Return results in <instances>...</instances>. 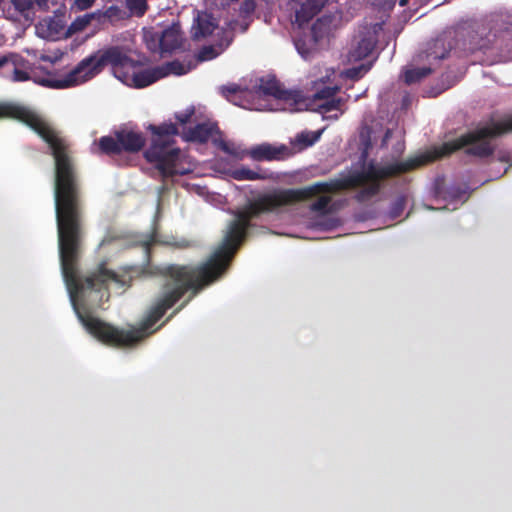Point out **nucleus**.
Wrapping results in <instances>:
<instances>
[{
	"label": "nucleus",
	"instance_id": "f257e3e1",
	"mask_svg": "<svg viewBox=\"0 0 512 512\" xmlns=\"http://www.w3.org/2000/svg\"><path fill=\"white\" fill-rule=\"evenodd\" d=\"M39 135L51 149L55 161L54 201L61 270L70 301L85 329L101 343L116 348L133 347L162 326L150 330L188 291L191 295L167 318L181 311L204 287L217 280L229 267L247 232L235 216L227 226L223 240L213 255L200 265L169 264L156 268L161 275L160 297L139 327L117 328L92 316L86 308L101 307L110 298L109 285L123 287L122 275L107 268L105 261L85 277L80 275L79 261L83 249L84 205L78 172L67 141L48 125Z\"/></svg>",
	"mask_w": 512,
	"mask_h": 512
},
{
	"label": "nucleus",
	"instance_id": "f03ea898",
	"mask_svg": "<svg viewBox=\"0 0 512 512\" xmlns=\"http://www.w3.org/2000/svg\"><path fill=\"white\" fill-rule=\"evenodd\" d=\"M446 156L442 154V145H440L434 148L432 153L409 158L405 161L390 163L385 166H377L370 163L365 170L350 173L342 178L316 182L303 188L282 189L264 194L250 202L244 209L237 211L235 216L248 233V230L252 227V220L259 217L262 213L299 203L322 193H334L353 189L369 182L367 186L360 189L355 195V199L358 202H365L379 193L381 180L412 171Z\"/></svg>",
	"mask_w": 512,
	"mask_h": 512
},
{
	"label": "nucleus",
	"instance_id": "7ed1b4c3",
	"mask_svg": "<svg viewBox=\"0 0 512 512\" xmlns=\"http://www.w3.org/2000/svg\"><path fill=\"white\" fill-rule=\"evenodd\" d=\"M106 66H110L115 77L122 82L126 83L131 79L136 88L147 87L165 77V73H161L159 66L130 74V71L138 66V62L130 58L123 48L110 46L82 59L63 79L52 77H33L32 79L44 87L63 89L91 80Z\"/></svg>",
	"mask_w": 512,
	"mask_h": 512
},
{
	"label": "nucleus",
	"instance_id": "20e7f679",
	"mask_svg": "<svg viewBox=\"0 0 512 512\" xmlns=\"http://www.w3.org/2000/svg\"><path fill=\"white\" fill-rule=\"evenodd\" d=\"M512 132V114L498 121L491 120L487 125L469 131L456 139L442 144V154L451 155L465 148L468 156L485 159L493 155L495 147L488 139Z\"/></svg>",
	"mask_w": 512,
	"mask_h": 512
},
{
	"label": "nucleus",
	"instance_id": "39448f33",
	"mask_svg": "<svg viewBox=\"0 0 512 512\" xmlns=\"http://www.w3.org/2000/svg\"><path fill=\"white\" fill-rule=\"evenodd\" d=\"M147 129L152 133V140L144 153L145 159L155 165L163 178L185 174V171L178 169L180 149L172 147L174 137L178 135L177 125L172 122L150 124Z\"/></svg>",
	"mask_w": 512,
	"mask_h": 512
},
{
	"label": "nucleus",
	"instance_id": "423d86ee",
	"mask_svg": "<svg viewBox=\"0 0 512 512\" xmlns=\"http://www.w3.org/2000/svg\"><path fill=\"white\" fill-rule=\"evenodd\" d=\"M146 144V138L142 132L121 129L114 132L113 136H102L97 145L101 154L108 156L120 155L122 152L138 153Z\"/></svg>",
	"mask_w": 512,
	"mask_h": 512
},
{
	"label": "nucleus",
	"instance_id": "0eeeda50",
	"mask_svg": "<svg viewBox=\"0 0 512 512\" xmlns=\"http://www.w3.org/2000/svg\"><path fill=\"white\" fill-rule=\"evenodd\" d=\"M255 92L263 96H272L282 103L283 110L299 111L305 104L302 94L296 90H286L275 77L260 78L259 84L254 87Z\"/></svg>",
	"mask_w": 512,
	"mask_h": 512
},
{
	"label": "nucleus",
	"instance_id": "6e6552de",
	"mask_svg": "<svg viewBox=\"0 0 512 512\" xmlns=\"http://www.w3.org/2000/svg\"><path fill=\"white\" fill-rule=\"evenodd\" d=\"M378 41L375 28H365L359 33V40L349 52V59L360 61L368 57L374 50Z\"/></svg>",
	"mask_w": 512,
	"mask_h": 512
},
{
	"label": "nucleus",
	"instance_id": "1a4fd4ad",
	"mask_svg": "<svg viewBox=\"0 0 512 512\" xmlns=\"http://www.w3.org/2000/svg\"><path fill=\"white\" fill-rule=\"evenodd\" d=\"M247 155L255 161L283 160L290 155V150L285 145L262 143L250 148Z\"/></svg>",
	"mask_w": 512,
	"mask_h": 512
},
{
	"label": "nucleus",
	"instance_id": "9d476101",
	"mask_svg": "<svg viewBox=\"0 0 512 512\" xmlns=\"http://www.w3.org/2000/svg\"><path fill=\"white\" fill-rule=\"evenodd\" d=\"M16 119L32 129V110L11 102H0V120L1 119Z\"/></svg>",
	"mask_w": 512,
	"mask_h": 512
},
{
	"label": "nucleus",
	"instance_id": "9b49d317",
	"mask_svg": "<svg viewBox=\"0 0 512 512\" xmlns=\"http://www.w3.org/2000/svg\"><path fill=\"white\" fill-rule=\"evenodd\" d=\"M328 3V0H306L301 3L300 8L295 12V21L299 26H303L313 19L322 8Z\"/></svg>",
	"mask_w": 512,
	"mask_h": 512
},
{
	"label": "nucleus",
	"instance_id": "f8f14e48",
	"mask_svg": "<svg viewBox=\"0 0 512 512\" xmlns=\"http://www.w3.org/2000/svg\"><path fill=\"white\" fill-rule=\"evenodd\" d=\"M215 132L220 133L218 126L205 122L189 128L185 132L184 137L190 142L206 143Z\"/></svg>",
	"mask_w": 512,
	"mask_h": 512
},
{
	"label": "nucleus",
	"instance_id": "ddd939ff",
	"mask_svg": "<svg viewBox=\"0 0 512 512\" xmlns=\"http://www.w3.org/2000/svg\"><path fill=\"white\" fill-rule=\"evenodd\" d=\"M182 35L178 26L173 25L165 29L159 39V45L162 51L172 52L181 47Z\"/></svg>",
	"mask_w": 512,
	"mask_h": 512
},
{
	"label": "nucleus",
	"instance_id": "4468645a",
	"mask_svg": "<svg viewBox=\"0 0 512 512\" xmlns=\"http://www.w3.org/2000/svg\"><path fill=\"white\" fill-rule=\"evenodd\" d=\"M335 20V16L332 14H325L318 18L311 27V35L313 40V45H316L320 40L324 37L328 36L331 32V28L333 22Z\"/></svg>",
	"mask_w": 512,
	"mask_h": 512
},
{
	"label": "nucleus",
	"instance_id": "2eb2a0df",
	"mask_svg": "<svg viewBox=\"0 0 512 512\" xmlns=\"http://www.w3.org/2000/svg\"><path fill=\"white\" fill-rule=\"evenodd\" d=\"M231 176L233 179L238 181L243 180H266L272 178V173L267 169L257 168V170H252L248 167H240L236 168L231 172Z\"/></svg>",
	"mask_w": 512,
	"mask_h": 512
},
{
	"label": "nucleus",
	"instance_id": "dca6fc26",
	"mask_svg": "<svg viewBox=\"0 0 512 512\" xmlns=\"http://www.w3.org/2000/svg\"><path fill=\"white\" fill-rule=\"evenodd\" d=\"M28 61L21 56V60L16 61L14 59H9V65L11 66V80L13 82H24L30 80L31 77L28 72L20 69V67H24Z\"/></svg>",
	"mask_w": 512,
	"mask_h": 512
},
{
	"label": "nucleus",
	"instance_id": "f3484780",
	"mask_svg": "<svg viewBox=\"0 0 512 512\" xmlns=\"http://www.w3.org/2000/svg\"><path fill=\"white\" fill-rule=\"evenodd\" d=\"M346 100L341 97H332L330 99H325L319 103H316L317 110L322 114H328L332 111H340L343 113L342 107L344 106Z\"/></svg>",
	"mask_w": 512,
	"mask_h": 512
},
{
	"label": "nucleus",
	"instance_id": "a211bd4d",
	"mask_svg": "<svg viewBox=\"0 0 512 512\" xmlns=\"http://www.w3.org/2000/svg\"><path fill=\"white\" fill-rule=\"evenodd\" d=\"M432 72L429 67H417L408 69L404 73V79L407 84H413L421 81Z\"/></svg>",
	"mask_w": 512,
	"mask_h": 512
},
{
	"label": "nucleus",
	"instance_id": "6ab92c4d",
	"mask_svg": "<svg viewBox=\"0 0 512 512\" xmlns=\"http://www.w3.org/2000/svg\"><path fill=\"white\" fill-rule=\"evenodd\" d=\"M161 73H165V77L174 74V75H184L189 72L190 68L186 67L183 63L178 60H174L171 62H166L163 65L159 66Z\"/></svg>",
	"mask_w": 512,
	"mask_h": 512
},
{
	"label": "nucleus",
	"instance_id": "aec40b11",
	"mask_svg": "<svg viewBox=\"0 0 512 512\" xmlns=\"http://www.w3.org/2000/svg\"><path fill=\"white\" fill-rule=\"evenodd\" d=\"M216 28V24L209 18H198V24L194 36L196 38L206 37L213 33Z\"/></svg>",
	"mask_w": 512,
	"mask_h": 512
},
{
	"label": "nucleus",
	"instance_id": "412c9836",
	"mask_svg": "<svg viewBox=\"0 0 512 512\" xmlns=\"http://www.w3.org/2000/svg\"><path fill=\"white\" fill-rule=\"evenodd\" d=\"M320 137V132H301L297 134L294 144L301 145L303 148L313 145Z\"/></svg>",
	"mask_w": 512,
	"mask_h": 512
},
{
	"label": "nucleus",
	"instance_id": "4be33fe9",
	"mask_svg": "<svg viewBox=\"0 0 512 512\" xmlns=\"http://www.w3.org/2000/svg\"><path fill=\"white\" fill-rule=\"evenodd\" d=\"M92 18V14H86L84 16L77 17L69 26L68 33L73 34L84 30L90 24Z\"/></svg>",
	"mask_w": 512,
	"mask_h": 512
},
{
	"label": "nucleus",
	"instance_id": "5701e85b",
	"mask_svg": "<svg viewBox=\"0 0 512 512\" xmlns=\"http://www.w3.org/2000/svg\"><path fill=\"white\" fill-rule=\"evenodd\" d=\"M331 202L330 196H320L315 202L310 205V210L319 214H327L329 212V204Z\"/></svg>",
	"mask_w": 512,
	"mask_h": 512
},
{
	"label": "nucleus",
	"instance_id": "b1692460",
	"mask_svg": "<svg viewBox=\"0 0 512 512\" xmlns=\"http://www.w3.org/2000/svg\"><path fill=\"white\" fill-rule=\"evenodd\" d=\"M339 91V88L337 86L335 87H324L320 90H318L314 96H313V102L319 103L325 99H330L334 96H336L337 92Z\"/></svg>",
	"mask_w": 512,
	"mask_h": 512
},
{
	"label": "nucleus",
	"instance_id": "393cba45",
	"mask_svg": "<svg viewBox=\"0 0 512 512\" xmlns=\"http://www.w3.org/2000/svg\"><path fill=\"white\" fill-rule=\"evenodd\" d=\"M127 6L131 11L137 15L142 16L147 10V0H126Z\"/></svg>",
	"mask_w": 512,
	"mask_h": 512
},
{
	"label": "nucleus",
	"instance_id": "a878e982",
	"mask_svg": "<svg viewBox=\"0 0 512 512\" xmlns=\"http://www.w3.org/2000/svg\"><path fill=\"white\" fill-rule=\"evenodd\" d=\"M295 47L298 53L305 59L308 60L313 56L314 50L306 44L305 40L297 39L295 41Z\"/></svg>",
	"mask_w": 512,
	"mask_h": 512
},
{
	"label": "nucleus",
	"instance_id": "bb28decb",
	"mask_svg": "<svg viewBox=\"0 0 512 512\" xmlns=\"http://www.w3.org/2000/svg\"><path fill=\"white\" fill-rule=\"evenodd\" d=\"M406 206V198L404 196L398 197L392 204L390 214L392 218L399 217L404 211Z\"/></svg>",
	"mask_w": 512,
	"mask_h": 512
},
{
	"label": "nucleus",
	"instance_id": "cd10ccee",
	"mask_svg": "<svg viewBox=\"0 0 512 512\" xmlns=\"http://www.w3.org/2000/svg\"><path fill=\"white\" fill-rule=\"evenodd\" d=\"M256 9L255 0H244L240 5V14L250 16Z\"/></svg>",
	"mask_w": 512,
	"mask_h": 512
},
{
	"label": "nucleus",
	"instance_id": "c85d7f7f",
	"mask_svg": "<svg viewBox=\"0 0 512 512\" xmlns=\"http://www.w3.org/2000/svg\"><path fill=\"white\" fill-rule=\"evenodd\" d=\"M12 3L17 11L25 12L30 10L36 2L35 0H12Z\"/></svg>",
	"mask_w": 512,
	"mask_h": 512
},
{
	"label": "nucleus",
	"instance_id": "c756f323",
	"mask_svg": "<svg viewBox=\"0 0 512 512\" xmlns=\"http://www.w3.org/2000/svg\"><path fill=\"white\" fill-rule=\"evenodd\" d=\"M370 69L369 66L366 65H360L358 67H353L348 70L347 75L351 79H359L362 77L368 70Z\"/></svg>",
	"mask_w": 512,
	"mask_h": 512
},
{
	"label": "nucleus",
	"instance_id": "7c9ffc66",
	"mask_svg": "<svg viewBox=\"0 0 512 512\" xmlns=\"http://www.w3.org/2000/svg\"><path fill=\"white\" fill-rule=\"evenodd\" d=\"M213 144L215 146H217L221 151H223L229 155H235V153H236L234 148H232L231 145L227 141H225L221 138L213 139Z\"/></svg>",
	"mask_w": 512,
	"mask_h": 512
},
{
	"label": "nucleus",
	"instance_id": "2f4dec72",
	"mask_svg": "<svg viewBox=\"0 0 512 512\" xmlns=\"http://www.w3.org/2000/svg\"><path fill=\"white\" fill-rule=\"evenodd\" d=\"M222 92L227 98H229L230 96H235L241 93L242 91L238 85L232 84L228 86H223Z\"/></svg>",
	"mask_w": 512,
	"mask_h": 512
},
{
	"label": "nucleus",
	"instance_id": "473e14b6",
	"mask_svg": "<svg viewBox=\"0 0 512 512\" xmlns=\"http://www.w3.org/2000/svg\"><path fill=\"white\" fill-rule=\"evenodd\" d=\"M155 243V237L153 235H150L148 237V239L144 240L141 242V246L143 247L144 249V252H145V256L147 258V260H149L150 258V250H151V246Z\"/></svg>",
	"mask_w": 512,
	"mask_h": 512
},
{
	"label": "nucleus",
	"instance_id": "72a5a7b5",
	"mask_svg": "<svg viewBox=\"0 0 512 512\" xmlns=\"http://www.w3.org/2000/svg\"><path fill=\"white\" fill-rule=\"evenodd\" d=\"M9 59H14L16 61H19V60H21V56L16 53H10L8 55H4V56L0 57V68L8 66Z\"/></svg>",
	"mask_w": 512,
	"mask_h": 512
},
{
	"label": "nucleus",
	"instance_id": "f704fd0d",
	"mask_svg": "<svg viewBox=\"0 0 512 512\" xmlns=\"http://www.w3.org/2000/svg\"><path fill=\"white\" fill-rule=\"evenodd\" d=\"M194 114V110L192 109L189 112H182L175 115L176 119L181 124H186L190 121L192 115Z\"/></svg>",
	"mask_w": 512,
	"mask_h": 512
},
{
	"label": "nucleus",
	"instance_id": "c9c22d12",
	"mask_svg": "<svg viewBox=\"0 0 512 512\" xmlns=\"http://www.w3.org/2000/svg\"><path fill=\"white\" fill-rule=\"evenodd\" d=\"M94 2L95 0H75V6L78 10L83 11L92 7Z\"/></svg>",
	"mask_w": 512,
	"mask_h": 512
},
{
	"label": "nucleus",
	"instance_id": "e433bc0d",
	"mask_svg": "<svg viewBox=\"0 0 512 512\" xmlns=\"http://www.w3.org/2000/svg\"><path fill=\"white\" fill-rule=\"evenodd\" d=\"M397 0H377V4L383 9H391L395 6Z\"/></svg>",
	"mask_w": 512,
	"mask_h": 512
},
{
	"label": "nucleus",
	"instance_id": "4c0bfd02",
	"mask_svg": "<svg viewBox=\"0 0 512 512\" xmlns=\"http://www.w3.org/2000/svg\"><path fill=\"white\" fill-rule=\"evenodd\" d=\"M211 54V57L212 58L214 56V50L213 48L210 46V47H205L202 51H201V54H200V59L201 60H206L208 59V57L205 56V54Z\"/></svg>",
	"mask_w": 512,
	"mask_h": 512
},
{
	"label": "nucleus",
	"instance_id": "58836bf2",
	"mask_svg": "<svg viewBox=\"0 0 512 512\" xmlns=\"http://www.w3.org/2000/svg\"><path fill=\"white\" fill-rule=\"evenodd\" d=\"M392 137V130L391 129H387L384 133V136L382 138V143H381V146L382 147H386L387 144H388V141L389 139Z\"/></svg>",
	"mask_w": 512,
	"mask_h": 512
},
{
	"label": "nucleus",
	"instance_id": "ea45409f",
	"mask_svg": "<svg viewBox=\"0 0 512 512\" xmlns=\"http://www.w3.org/2000/svg\"><path fill=\"white\" fill-rule=\"evenodd\" d=\"M404 148H405L404 143H403V142H399V143L397 144V146H396V152H397L398 154H402V153H403V151H404Z\"/></svg>",
	"mask_w": 512,
	"mask_h": 512
},
{
	"label": "nucleus",
	"instance_id": "a19ab883",
	"mask_svg": "<svg viewBox=\"0 0 512 512\" xmlns=\"http://www.w3.org/2000/svg\"><path fill=\"white\" fill-rule=\"evenodd\" d=\"M38 6L47 5L48 0H35Z\"/></svg>",
	"mask_w": 512,
	"mask_h": 512
},
{
	"label": "nucleus",
	"instance_id": "79ce46f5",
	"mask_svg": "<svg viewBox=\"0 0 512 512\" xmlns=\"http://www.w3.org/2000/svg\"><path fill=\"white\" fill-rule=\"evenodd\" d=\"M409 0H399L400 6H406L408 4Z\"/></svg>",
	"mask_w": 512,
	"mask_h": 512
},
{
	"label": "nucleus",
	"instance_id": "37998d69",
	"mask_svg": "<svg viewBox=\"0 0 512 512\" xmlns=\"http://www.w3.org/2000/svg\"><path fill=\"white\" fill-rule=\"evenodd\" d=\"M328 117H329V118H334V119H337V118H338V114H334V115H329Z\"/></svg>",
	"mask_w": 512,
	"mask_h": 512
},
{
	"label": "nucleus",
	"instance_id": "c03bdc74",
	"mask_svg": "<svg viewBox=\"0 0 512 512\" xmlns=\"http://www.w3.org/2000/svg\"><path fill=\"white\" fill-rule=\"evenodd\" d=\"M290 2H294V3H300L301 0H289Z\"/></svg>",
	"mask_w": 512,
	"mask_h": 512
}]
</instances>
